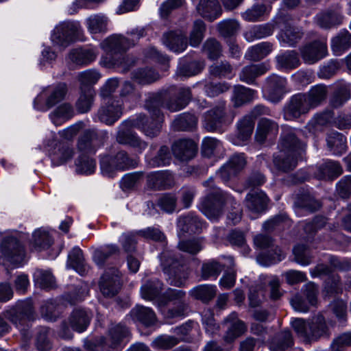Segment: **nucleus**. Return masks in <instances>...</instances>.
<instances>
[{"label":"nucleus","instance_id":"f257e3e1","mask_svg":"<svg viewBox=\"0 0 351 351\" xmlns=\"http://www.w3.org/2000/svg\"><path fill=\"white\" fill-rule=\"evenodd\" d=\"M151 120L140 115L133 121L124 122L119 130L117 140L121 144L129 145L141 153L146 147L147 143L141 141L137 135L127 127H135L141 130L147 136L154 137L158 134L163 120L160 110L154 108L150 110Z\"/></svg>","mask_w":351,"mask_h":351},{"label":"nucleus","instance_id":"f03ea898","mask_svg":"<svg viewBox=\"0 0 351 351\" xmlns=\"http://www.w3.org/2000/svg\"><path fill=\"white\" fill-rule=\"evenodd\" d=\"M296 133L290 132L284 134L280 142V150L278 155L274 156V163L275 166L283 171L292 170L297 165L299 158L304 151V145L300 143Z\"/></svg>","mask_w":351,"mask_h":351},{"label":"nucleus","instance_id":"7ed1b4c3","mask_svg":"<svg viewBox=\"0 0 351 351\" xmlns=\"http://www.w3.org/2000/svg\"><path fill=\"white\" fill-rule=\"evenodd\" d=\"M291 325L298 336L302 337L306 343L317 341L330 336V328L325 317L321 314L306 321L297 318L291 322Z\"/></svg>","mask_w":351,"mask_h":351},{"label":"nucleus","instance_id":"20e7f679","mask_svg":"<svg viewBox=\"0 0 351 351\" xmlns=\"http://www.w3.org/2000/svg\"><path fill=\"white\" fill-rule=\"evenodd\" d=\"M158 305L165 317L168 319L184 316L189 310L186 293L178 289H167L158 298Z\"/></svg>","mask_w":351,"mask_h":351},{"label":"nucleus","instance_id":"39448f33","mask_svg":"<svg viewBox=\"0 0 351 351\" xmlns=\"http://www.w3.org/2000/svg\"><path fill=\"white\" fill-rule=\"evenodd\" d=\"M36 317V314L31 300L21 301L6 312L8 319L19 328L25 339L31 337L29 322L35 320Z\"/></svg>","mask_w":351,"mask_h":351},{"label":"nucleus","instance_id":"423d86ee","mask_svg":"<svg viewBox=\"0 0 351 351\" xmlns=\"http://www.w3.org/2000/svg\"><path fill=\"white\" fill-rule=\"evenodd\" d=\"M83 30L80 23L77 21H66L58 23L51 34L53 46L64 49L80 38Z\"/></svg>","mask_w":351,"mask_h":351},{"label":"nucleus","instance_id":"0eeeda50","mask_svg":"<svg viewBox=\"0 0 351 351\" xmlns=\"http://www.w3.org/2000/svg\"><path fill=\"white\" fill-rule=\"evenodd\" d=\"M143 36V28L132 30L128 34V36L114 34L101 40L99 46L103 51L125 54L129 49L135 45L137 40Z\"/></svg>","mask_w":351,"mask_h":351},{"label":"nucleus","instance_id":"6e6552de","mask_svg":"<svg viewBox=\"0 0 351 351\" xmlns=\"http://www.w3.org/2000/svg\"><path fill=\"white\" fill-rule=\"evenodd\" d=\"M136 158H130L124 152H119L114 156H104L100 160V169L102 175L114 178L118 171L134 168L138 165Z\"/></svg>","mask_w":351,"mask_h":351},{"label":"nucleus","instance_id":"1a4fd4ad","mask_svg":"<svg viewBox=\"0 0 351 351\" xmlns=\"http://www.w3.org/2000/svg\"><path fill=\"white\" fill-rule=\"evenodd\" d=\"M162 266L164 273L167 276V280L175 287H183L189 278V272L185 265L178 259L163 255Z\"/></svg>","mask_w":351,"mask_h":351},{"label":"nucleus","instance_id":"9d476101","mask_svg":"<svg viewBox=\"0 0 351 351\" xmlns=\"http://www.w3.org/2000/svg\"><path fill=\"white\" fill-rule=\"evenodd\" d=\"M45 151L48 153L53 165L59 166L70 160L73 156V149L58 142L56 134L49 132L43 142Z\"/></svg>","mask_w":351,"mask_h":351},{"label":"nucleus","instance_id":"9b49d317","mask_svg":"<svg viewBox=\"0 0 351 351\" xmlns=\"http://www.w3.org/2000/svg\"><path fill=\"white\" fill-rule=\"evenodd\" d=\"M66 93L64 84H58L44 88L34 100V108L45 112L62 101Z\"/></svg>","mask_w":351,"mask_h":351},{"label":"nucleus","instance_id":"f8f14e48","mask_svg":"<svg viewBox=\"0 0 351 351\" xmlns=\"http://www.w3.org/2000/svg\"><path fill=\"white\" fill-rule=\"evenodd\" d=\"M268 113V110L263 106H256L252 111L251 116H246L238 123L237 136L230 139L232 144L242 146L250 139L253 132L254 122L253 118Z\"/></svg>","mask_w":351,"mask_h":351},{"label":"nucleus","instance_id":"ddd939ff","mask_svg":"<svg viewBox=\"0 0 351 351\" xmlns=\"http://www.w3.org/2000/svg\"><path fill=\"white\" fill-rule=\"evenodd\" d=\"M275 23L277 27L281 29L278 40L282 45L291 47L301 39L302 33L299 28L291 25L289 16L279 15L276 18Z\"/></svg>","mask_w":351,"mask_h":351},{"label":"nucleus","instance_id":"4468645a","mask_svg":"<svg viewBox=\"0 0 351 351\" xmlns=\"http://www.w3.org/2000/svg\"><path fill=\"white\" fill-rule=\"evenodd\" d=\"M1 252L5 258L12 264H21L25 256V247L16 237L10 236L3 239Z\"/></svg>","mask_w":351,"mask_h":351},{"label":"nucleus","instance_id":"2eb2a0df","mask_svg":"<svg viewBox=\"0 0 351 351\" xmlns=\"http://www.w3.org/2000/svg\"><path fill=\"white\" fill-rule=\"evenodd\" d=\"M99 289L105 297H113L118 293L121 287V276L115 267L106 269L99 280Z\"/></svg>","mask_w":351,"mask_h":351},{"label":"nucleus","instance_id":"dca6fc26","mask_svg":"<svg viewBox=\"0 0 351 351\" xmlns=\"http://www.w3.org/2000/svg\"><path fill=\"white\" fill-rule=\"evenodd\" d=\"M123 103V100L116 99L104 100L103 104L97 114L99 121L106 125L113 124L122 114Z\"/></svg>","mask_w":351,"mask_h":351},{"label":"nucleus","instance_id":"f3484780","mask_svg":"<svg viewBox=\"0 0 351 351\" xmlns=\"http://www.w3.org/2000/svg\"><path fill=\"white\" fill-rule=\"evenodd\" d=\"M300 53L305 63L312 64L318 62L328 55L326 39L306 44L301 48Z\"/></svg>","mask_w":351,"mask_h":351},{"label":"nucleus","instance_id":"a211bd4d","mask_svg":"<svg viewBox=\"0 0 351 351\" xmlns=\"http://www.w3.org/2000/svg\"><path fill=\"white\" fill-rule=\"evenodd\" d=\"M312 108L306 94H296L291 97L285 107L284 117L286 120H292L307 113Z\"/></svg>","mask_w":351,"mask_h":351},{"label":"nucleus","instance_id":"6ab92c4d","mask_svg":"<svg viewBox=\"0 0 351 351\" xmlns=\"http://www.w3.org/2000/svg\"><path fill=\"white\" fill-rule=\"evenodd\" d=\"M134 60L125 54L117 53L111 51H103L99 64L106 69H120L121 71H127Z\"/></svg>","mask_w":351,"mask_h":351},{"label":"nucleus","instance_id":"aec40b11","mask_svg":"<svg viewBox=\"0 0 351 351\" xmlns=\"http://www.w3.org/2000/svg\"><path fill=\"white\" fill-rule=\"evenodd\" d=\"M226 123L225 103L219 102L204 115L203 125L208 131L221 130Z\"/></svg>","mask_w":351,"mask_h":351},{"label":"nucleus","instance_id":"412c9836","mask_svg":"<svg viewBox=\"0 0 351 351\" xmlns=\"http://www.w3.org/2000/svg\"><path fill=\"white\" fill-rule=\"evenodd\" d=\"M110 19L104 13H95L84 19V25L93 39L98 35H104L109 30Z\"/></svg>","mask_w":351,"mask_h":351},{"label":"nucleus","instance_id":"4be33fe9","mask_svg":"<svg viewBox=\"0 0 351 351\" xmlns=\"http://www.w3.org/2000/svg\"><path fill=\"white\" fill-rule=\"evenodd\" d=\"M99 54L95 46L75 48L71 49L68 54V60L78 66H86L94 62Z\"/></svg>","mask_w":351,"mask_h":351},{"label":"nucleus","instance_id":"5701e85b","mask_svg":"<svg viewBox=\"0 0 351 351\" xmlns=\"http://www.w3.org/2000/svg\"><path fill=\"white\" fill-rule=\"evenodd\" d=\"M265 92L271 102L280 101L287 92L286 78L275 74L270 75L267 78Z\"/></svg>","mask_w":351,"mask_h":351},{"label":"nucleus","instance_id":"b1692460","mask_svg":"<svg viewBox=\"0 0 351 351\" xmlns=\"http://www.w3.org/2000/svg\"><path fill=\"white\" fill-rule=\"evenodd\" d=\"M174 176L169 171H158L147 176V190H164L173 186Z\"/></svg>","mask_w":351,"mask_h":351},{"label":"nucleus","instance_id":"393cba45","mask_svg":"<svg viewBox=\"0 0 351 351\" xmlns=\"http://www.w3.org/2000/svg\"><path fill=\"white\" fill-rule=\"evenodd\" d=\"M223 324H230V326H228V330L223 337V339L226 343H232L237 337L244 334L247 330L245 324L238 319V315L235 312L230 313L223 320Z\"/></svg>","mask_w":351,"mask_h":351},{"label":"nucleus","instance_id":"a878e982","mask_svg":"<svg viewBox=\"0 0 351 351\" xmlns=\"http://www.w3.org/2000/svg\"><path fill=\"white\" fill-rule=\"evenodd\" d=\"M246 160L243 154H236L232 156L226 165L219 171V176L228 180L240 172L245 166Z\"/></svg>","mask_w":351,"mask_h":351},{"label":"nucleus","instance_id":"bb28decb","mask_svg":"<svg viewBox=\"0 0 351 351\" xmlns=\"http://www.w3.org/2000/svg\"><path fill=\"white\" fill-rule=\"evenodd\" d=\"M174 156L180 160H188L193 158L197 152V145L189 139H180L172 147Z\"/></svg>","mask_w":351,"mask_h":351},{"label":"nucleus","instance_id":"cd10ccee","mask_svg":"<svg viewBox=\"0 0 351 351\" xmlns=\"http://www.w3.org/2000/svg\"><path fill=\"white\" fill-rule=\"evenodd\" d=\"M162 42L169 50L177 53L184 51L187 47L186 36L180 30L165 34Z\"/></svg>","mask_w":351,"mask_h":351},{"label":"nucleus","instance_id":"c85d7f7f","mask_svg":"<svg viewBox=\"0 0 351 351\" xmlns=\"http://www.w3.org/2000/svg\"><path fill=\"white\" fill-rule=\"evenodd\" d=\"M196 8L202 17L211 21L222 14V9L217 0H199Z\"/></svg>","mask_w":351,"mask_h":351},{"label":"nucleus","instance_id":"c756f323","mask_svg":"<svg viewBox=\"0 0 351 351\" xmlns=\"http://www.w3.org/2000/svg\"><path fill=\"white\" fill-rule=\"evenodd\" d=\"M130 316L134 322H138L145 326H151L157 321L156 315L151 308L136 305L133 308Z\"/></svg>","mask_w":351,"mask_h":351},{"label":"nucleus","instance_id":"7c9ffc66","mask_svg":"<svg viewBox=\"0 0 351 351\" xmlns=\"http://www.w3.org/2000/svg\"><path fill=\"white\" fill-rule=\"evenodd\" d=\"M91 318L92 314L90 312L82 308H75L69 317V323L74 330L82 332L86 330Z\"/></svg>","mask_w":351,"mask_h":351},{"label":"nucleus","instance_id":"2f4dec72","mask_svg":"<svg viewBox=\"0 0 351 351\" xmlns=\"http://www.w3.org/2000/svg\"><path fill=\"white\" fill-rule=\"evenodd\" d=\"M204 64L203 61L193 60L188 61L186 58H181L179 61L176 71V75L178 77H191L200 73Z\"/></svg>","mask_w":351,"mask_h":351},{"label":"nucleus","instance_id":"473e14b6","mask_svg":"<svg viewBox=\"0 0 351 351\" xmlns=\"http://www.w3.org/2000/svg\"><path fill=\"white\" fill-rule=\"evenodd\" d=\"M293 345L291 332L289 330H284L275 335L270 342L269 348L271 351H287Z\"/></svg>","mask_w":351,"mask_h":351},{"label":"nucleus","instance_id":"72a5a7b5","mask_svg":"<svg viewBox=\"0 0 351 351\" xmlns=\"http://www.w3.org/2000/svg\"><path fill=\"white\" fill-rule=\"evenodd\" d=\"M351 45V34L346 29L339 33L331 40V49L335 56H339L347 51Z\"/></svg>","mask_w":351,"mask_h":351},{"label":"nucleus","instance_id":"f704fd0d","mask_svg":"<svg viewBox=\"0 0 351 351\" xmlns=\"http://www.w3.org/2000/svg\"><path fill=\"white\" fill-rule=\"evenodd\" d=\"M267 66L264 64H250L245 66L239 74V79L246 84H253L255 79L268 71Z\"/></svg>","mask_w":351,"mask_h":351},{"label":"nucleus","instance_id":"c9c22d12","mask_svg":"<svg viewBox=\"0 0 351 351\" xmlns=\"http://www.w3.org/2000/svg\"><path fill=\"white\" fill-rule=\"evenodd\" d=\"M178 227L180 230L179 236L184 233H196L202 228V223L196 216L189 215L180 217L178 220Z\"/></svg>","mask_w":351,"mask_h":351},{"label":"nucleus","instance_id":"e433bc0d","mask_svg":"<svg viewBox=\"0 0 351 351\" xmlns=\"http://www.w3.org/2000/svg\"><path fill=\"white\" fill-rule=\"evenodd\" d=\"M257 97V93L254 90L242 85H237L234 87L232 101L235 106L250 102Z\"/></svg>","mask_w":351,"mask_h":351},{"label":"nucleus","instance_id":"4c0bfd02","mask_svg":"<svg viewBox=\"0 0 351 351\" xmlns=\"http://www.w3.org/2000/svg\"><path fill=\"white\" fill-rule=\"evenodd\" d=\"M343 17L337 11L328 10L315 16L316 23L322 28L329 29L342 23Z\"/></svg>","mask_w":351,"mask_h":351},{"label":"nucleus","instance_id":"58836bf2","mask_svg":"<svg viewBox=\"0 0 351 351\" xmlns=\"http://www.w3.org/2000/svg\"><path fill=\"white\" fill-rule=\"evenodd\" d=\"M224 204L223 199H204L200 210L208 218H217L221 214Z\"/></svg>","mask_w":351,"mask_h":351},{"label":"nucleus","instance_id":"ea45409f","mask_svg":"<svg viewBox=\"0 0 351 351\" xmlns=\"http://www.w3.org/2000/svg\"><path fill=\"white\" fill-rule=\"evenodd\" d=\"M271 6L269 4L256 3L242 13V17L247 21L263 20L271 12Z\"/></svg>","mask_w":351,"mask_h":351},{"label":"nucleus","instance_id":"a19ab883","mask_svg":"<svg viewBox=\"0 0 351 351\" xmlns=\"http://www.w3.org/2000/svg\"><path fill=\"white\" fill-rule=\"evenodd\" d=\"M163 283L157 278L147 280L141 288L143 298L153 300L158 298L163 290Z\"/></svg>","mask_w":351,"mask_h":351},{"label":"nucleus","instance_id":"79ce46f5","mask_svg":"<svg viewBox=\"0 0 351 351\" xmlns=\"http://www.w3.org/2000/svg\"><path fill=\"white\" fill-rule=\"evenodd\" d=\"M191 97L189 88H182L178 95L173 97L166 104V108L171 112H176L183 109L189 104Z\"/></svg>","mask_w":351,"mask_h":351},{"label":"nucleus","instance_id":"37998d69","mask_svg":"<svg viewBox=\"0 0 351 351\" xmlns=\"http://www.w3.org/2000/svg\"><path fill=\"white\" fill-rule=\"evenodd\" d=\"M351 84L341 81L337 84V90L330 99V104L337 108L350 98Z\"/></svg>","mask_w":351,"mask_h":351},{"label":"nucleus","instance_id":"c03bdc74","mask_svg":"<svg viewBox=\"0 0 351 351\" xmlns=\"http://www.w3.org/2000/svg\"><path fill=\"white\" fill-rule=\"evenodd\" d=\"M189 293L195 299L208 303L216 296L217 288L212 285H201L191 289Z\"/></svg>","mask_w":351,"mask_h":351},{"label":"nucleus","instance_id":"a18cd8bd","mask_svg":"<svg viewBox=\"0 0 351 351\" xmlns=\"http://www.w3.org/2000/svg\"><path fill=\"white\" fill-rule=\"evenodd\" d=\"M274 28L273 23L254 25L245 32L244 37L248 42H252L271 35Z\"/></svg>","mask_w":351,"mask_h":351},{"label":"nucleus","instance_id":"49530a36","mask_svg":"<svg viewBox=\"0 0 351 351\" xmlns=\"http://www.w3.org/2000/svg\"><path fill=\"white\" fill-rule=\"evenodd\" d=\"M277 124L267 119H261L258 124L256 140L263 143L269 135H275L278 132Z\"/></svg>","mask_w":351,"mask_h":351},{"label":"nucleus","instance_id":"de8ad7c7","mask_svg":"<svg viewBox=\"0 0 351 351\" xmlns=\"http://www.w3.org/2000/svg\"><path fill=\"white\" fill-rule=\"evenodd\" d=\"M96 133L93 130L85 131L77 143L78 149L82 152H95L98 147Z\"/></svg>","mask_w":351,"mask_h":351},{"label":"nucleus","instance_id":"09e8293b","mask_svg":"<svg viewBox=\"0 0 351 351\" xmlns=\"http://www.w3.org/2000/svg\"><path fill=\"white\" fill-rule=\"evenodd\" d=\"M277 67L279 69L289 70L298 66L300 60L294 51H287L276 56Z\"/></svg>","mask_w":351,"mask_h":351},{"label":"nucleus","instance_id":"8fccbe9b","mask_svg":"<svg viewBox=\"0 0 351 351\" xmlns=\"http://www.w3.org/2000/svg\"><path fill=\"white\" fill-rule=\"evenodd\" d=\"M159 78V74L149 67L136 69L132 73V79L142 85L151 84Z\"/></svg>","mask_w":351,"mask_h":351},{"label":"nucleus","instance_id":"3c124183","mask_svg":"<svg viewBox=\"0 0 351 351\" xmlns=\"http://www.w3.org/2000/svg\"><path fill=\"white\" fill-rule=\"evenodd\" d=\"M67 265L81 275H84L86 271V265L81 249L75 247L70 252L68 255Z\"/></svg>","mask_w":351,"mask_h":351},{"label":"nucleus","instance_id":"603ef678","mask_svg":"<svg viewBox=\"0 0 351 351\" xmlns=\"http://www.w3.org/2000/svg\"><path fill=\"white\" fill-rule=\"evenodd\" d=\"M326 141L330 151L335 155L341 154L346 149V138L337 132L328 134Z\"/></svg>","mask_w":351,"mask_h":351},{"label":"nucleus","instance_id":"864d4df0","mask_svg":"<svg viewBox=\"0 0 351 351\" xmlns=\"http://www.w3.org/2000/svg\"><path fill=\"white\" fill-rule=\"evenodd\" d=\"M223 269V265L219 262L211 260L203 263L200 269V276L207 280L210 278L216 279Z\"/></svg>","mask_w":351,"mask_h":351},{"label":"nucleus","instance_id":"5fc2aeb1","mask_svg":"<svg viewBox=\"0 0 351 351\" xmlns=\"http://www.w3.org/2000/svg\"><path fill=\"white\" fill-rule=\"evenodd\" d=\"M271 51L270 43L263 42L249 48L245 56L250 60L258 61L267 56Z\"/></svg>","mask_w":351,"mask_h":351},{"label":"nucleus","instance_id":"6e6d98bb","mask_svg":"<svg viewBox=\"0 0 351 351\" xmlns=\"http://www.w3.org/2000/svg\"><path fill=\"white\" fill-rule=\"evenodd\" d=\"M73 114V111L71 105L63 104L49 114V118L54 125H60L69 119Z\"/></svg>","mask_w":351,"mask_h":351},{"label":"nucleus","instance_id":"4d7b16f0","mask_svg":"<svg viewBox=\"0 0 351 351\" xmlns=\"http://www.w3.org/2000/svg\"><path fill=\"white\" fill-rule=\"evenodd\" d=\"M292 221L285 213H281L276 215L271 219L263 223V228L265 231L272 232L276 228H289L291 226Z\"/></svg>","mask_w":351,"mask_h":351},{"label":"nucleus","instance_id":"13d9d810","mask_svg":"<svg viewBox=\"0 0 351 351\" xmlns=\"http://www.w3.org/2000/svg\"><path fill=\"white\" fill-rule=\"evenodd\" d=\"M76 172L80 174L90 175L96 169L95 160L86 154L80 155L75 161Z\"/></svg>","mask_w":351,"mask_h":351},{"label":"nucleus","instance_id":"bf43d9fd","mask_svg":"<svg viewBox=\"0 0 351 351\" xmlns=\"http://www.w3.org/2000/svg\"><path fill=\"white\" fill-rule=\"evenodd\" d=\"M53 241L49 233L42 229L35 230L32 234V244L36 250L49 248Z\"/></svg>","mask_w":351,"mask_h":351},{"label":"nucleus","instance_id":"052dcab7","mask_svg":"<svg viewBox=\"0 0 351 351\" xmlns=\"http://www.w3.org/2000/svg\"><path fill=\"white\" fill-rule=\"evenodd\" d=\"M285 253L278 247H276L274 250L267 253L260 254L256 259L257 261L263 266H268L271 264L280 261L285 258Z\"/></svg>","mask_w":351,"mask_h":351},{"label":"nucleus","instance_id":"680f3d73","mask_svg":"<svg viewBox=\"0 0 351 351\" xmlns=\"http://www.w3.org/2000/svg\"><path fill=\"white\" fill-rule=\"evenodd\" d=\"M330 112L316 114L307 124L306 128L309 133L315 134L322 130V127L328 123L332 119Z\"/></svg>","mask_w":351,"mask_h":351},{"label":"nucleus","instance_id":"e2e57ef3","mask_svg":"<svg viewBox=\"0 0 351 351\" xmlns=\"http://www.w3.org/2000/svg\"><path fill=\"white\" fill-rule=\"evenodd\" d=\"M57 56V53L51 47L44 45L38 60V66L42 70L51 68L55 62Z\"/></svg>","mask_w":351,"mask_h":351},{"label":"nucleus","instance_id":"0e129e2a","mask_svg":"<svg viewBox=\"0 0 351 351\" xmlns=\"http://www.w3.org/2000/svg\"><path fill=\"white\" fill-rule=\"evenodd\" d=\"M94 95L95 92L92 88L88 86L84 90L82 88V93L76 104L77 108L80 112H86L90 110L93 104Z\"/></svg>","mask_w":351,"mask_h":351},{"label":"nucleus","instance_id":"69168bd1","mask_svg":"<svg viewBox=\"0 0 351 351\" xmlns=\"http://www.w3.org/2000/svg\"><path fill=\"white\" fill-rule=\"evenodd\" d=\"M184 338H178L174 336L160 335L152 342V346L157 349L169 350L177 346Z\"/></svg>","mask_w":351,"mask_h":351},{"label":"nucleus","instance_id":"338daca9","mask_svg":"<svg viewBox=\"0 0 351 351\" xmlns=\"http://www.w3.org/2000/svg\"><path fill=\"white\" fill-rule=\"evenodd\" d=\"M49 329L47 327H42L38 331L36 339L35 346L39 351H49L52 348V343L49 338Z\"/></svg>","mask_w":351,"mask_h":351},{"label":"nucleus","instance_id":"774afa93","mask_svg":"<svg viewBox=\"0 0 351 351\" xmlns=\"http://www.w3.org/2000/svg\"><path fill=\"white\" fill-rule=\"evenodd\" d=\"M351 347V332L339 334L332 341L330 349L331 351H344Z\"/></svg>","mask_w":351,"mask_h":351}]
</instances>
